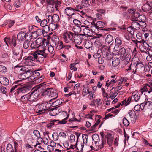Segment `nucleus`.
I'll return each mask as SVG.
<instances>
[{
  "label": "nucleus",
  "mask_w": 152,
  "mask_h": 152,
  "mask_svg": "<svg viewBox=\"0 0 152 152\" xmlns=\"http://www.w3.org/2000/svg\"><path fill=\"white\" fill-rule=\"evenodd\" d=\"M151 65H145L144 66V71L146 72H149L151 70Z\"/></svg>",
  "instance_id": "obj_62"
},
{
  "label": "nucleus",
  "mask_w": 152,
  "mask_h": 152,
  "mask_svg": "<svg viewBox=\"0 0 152 152\" xmlns=\"http://www.w3.org/2000/svg\"><path fill=\"white\" fill-rule=\"evenodd\" d=\"M12 57L14 59L13 61H16L18 59V61L21 60V55L20 53L18 54V53H13Z\"/></svg>",
  "instance_id": "obj_36"
},
{
  "label": "nucleus",
  "mask_w": 152,
  "mask_h": 152,
  "mask_svg": "<svg viewBox=\"0 0 152 152\" xmlns=\"http://www.w3.org/2000/svg\"><path fill=\"white\" fill-rule=\"evenodd\" d=\"M134 64H133L132 65V63H131L130 65L129 66L128 69H126V70L127 71L132 70V73L134 74H135L137 69L134 66Z\"/></svg>",
  "instance_id": "obj_35"
},
{
  "label": "nucleus",
  "mask_w": 152,
  "mask_h": 152,
  "mask_svg": "<svg viewBox=\"0 0 152 152\" xmlns=\"http://www.w3.org/2000/svg\"><path fill=\"white\" fill-rule=\"evenodd\" d=\"M144 106L148 111L152 110V102L150 101H145Z\"/></svg>",
  "instance_id": "obj_23"
},
{
  "label": "nucleus",
  "mask_w": 152,
  "mask_h": 152,
  "mask_svg": "<svg viewBox=\"0 0 152 152\" xmlns=\"http://www.w3.org/2000/svg\"><path fill=\"white\" fill-rule=\"evenodd\" d=\"M22 86L21 88H18L17 89V93H26L29 92L31 89V87L29 86L26 84H23V85H20Z\"/></svg>",
  "instance_id": "obj_9"
},
{
  "label": "nucleus",
  "mask_w": 152,
  "mask_h": 152,
  "mask_svg": "<svg viewBox=\"0 0 152 152\" xmlns=\"http://www.w3.org/2000/svg\"><path fill=\"white\" fill-rule=\"evenodd\" d=\"M20 49V47L19 46H17L15 47H14L12 49V53H18V54L20 53V52L22 51Z\"/></svg>",
  "instance_id": "obj_41"
},
{
  "label": "nucleus",
  "mask_w": 152,
  "mask_h": 152,
  "mask_svg": "<svg viewBox=\"0 0 152 152\" xmlns=\"http://www.w3.org/2000/svg\"><path fill=\"white\" fill-rule=\"evenodd\" d=\"M40 144V143H36L35 145H34V141L32 139H31V144H29V143H26L25 145V146L26 149L30 150H32L33 149V146L36 147L39 144Z\"/></svg>",
  "instance_id": "obj_20"
},
{
  "label": "nucleus",
  "mask_w": 152,
  "mask_h": 152,
  "mask_svg": "<svg viewBox=\"0 0 152 152\" xmlns=\"http://www.w3.org/2000/svg\"><path fill=\"white\" fill-rule=\"evenodd\" d=\"M146 19V17L144 15H140V14H139V16L138 18V21H139V22L141 21H145Z\"/></svg>",
  "instance_id": "obj_55"
},
{
  "label": "nucleus",
  "mask_w": 152,
  "mask_h": 152,
  "mask_svg": "<svg viewBox=\"0 0 152 152\" xmlns=\"http://www.w3.org/2000/svg\"><path fill=\"white\" fill-rule=\"evenodd\" d=\"M30 48L32 49H35L39 48L38 46L37 45L36 43L34 42H33L30 46Z\"/></svg>",
  "instance_id": "obj_64"
},
{
  "label": "nucleus",
  "mask_w": 152,
  "mask_h": 152,
  "mask_svg": "<svg viewBox=\"0 0 152 152\" xmlns=\"http://www.w3.org/2000/svg\"><path fill=\"white\" fill-rule=\"evenodd\" d=\"M144 92H147L148 93L152 92V85L145 84L143 87L141 89L140 91L142 94Z\"/></svg>",
  "instance_id": "obj_14"
},
{
  "label": "nucleus",
  "mask_w": 152,
  "mask_h": 152,
  "mask_svg": "<svg viewBox=\"0 0 152 152\" xmlns=\"http://www.w3.org/2000/svg\"><path fill=\"white\" fill-rule=\"evenodd\" d=\"M0 83L3 85L7 86L9 84V80L7 78L4 76H0Z\"/></svg>",
  "instance_id": "obj_21"
},
{
  "label": "nucleus",
  "mask_w": 152,
  "mask_h": 152,
  "mask_svg": "<svg viewBox=\"0 0 152 152\" xmlns=\"http://www.w3.org/2000/svg\"><path fill=\"white\" fill-rule=\"evenodd\" d=\"M113 40V37L110 34H108L106 37L105 39V43L109 44L111 43Z\"/></svg>",
  "instance_id": "obj_33"
},
{
  "label": "nucleus",
  "mask_w": 152,
  "mask_h": 152,
  "mask_svg": "<svg viewBox=\"0 0 152 152\" xmlns=\"http://www.w3.org/2000/svg\"><path fill=\"white\" fill-rule=\"evenodd\" d=\"M96 26L99 28V30H104L106 31H110L112 30H116V28H104V27L107 25V23L106 22H102L101 21H99L96 23Z\"/></svg>",
  "instance_id": "obj_8"
},
{
  "label": "nucleus",
  "mask_w": 152,
  "mask_h": 152,
  "mask_svg": "<svg viewBox=\"0 0 152 152\" xmlns=\"http://www.w3.org/2000/svg\"><path fill=\"white\" fill-rule=\"evenodd\" d=\"M120 61L119 59L117 58H114L112 62V65L113 67L117 66L119 64Z\"/></svg>",
  "instance_id": "obj_42"
},
{
  "label": "nucleus",
  "mask_w": 152,
  "mask_h": 152,
  "mask_svg": "<svg viewBox=\"0 0 152 152\" xmlns=\"http://www.w3.org/2000/svg\"><path fill=\"white\" fill-rule=\"evenodd\" d=\"M129 114L131 118L132 123H135L137 120V116L135 112L133 110H131L129 111Z\"/></svg>",
  "instance_id": "obj_15"
},
{
  "label": "nucleus",
  "mask_w": 152,
  "mask_h": 152,
  "mask_svg": "<svg viewBox=\"0 0 152 152\" xmlns=\"http://www.w3.org/2000/svg\"><path fill=\"white\" fill-rule=\"evenodd\" d=\"M43 39L41 38H38L35 42L36 43L37 45L38 46V47H42V46H41L40 44L42 42H43Z\"/></svg>",
  "instance_id": "obj_51"
},
{
  "label": "nucleus",
  "mask_w": 152,
  "mask_h": 152,
  "mask_svg": "<svg viewBox=\"0 0 152 152\" xmlns=\"http://www.w3.org/2000/svg\"><path fill=\"white\" fill-rule=\"evenodd\" d=\"M64 12V13L67 15H73L74 14V12H75L74 8H73L71 7H66Z\"/></svg>",
  "instance_id": "obj_18"
},
{
  "label": "nucleus",
  "mask_w": 152,
  "mask_h": 152,
  "mask_svg": "<svg viewBox=\"0 0 152 152\" xmlns=\"http://www.w3.org/2000/svg\"><path fill=\"white\" fill-rule=\"evenodd\" d=\"M51 104L48 102H44L40 104H38L36 105L34 110L37 113H39V114H42L50 109Z\"/></svg>",
  "instance_id": "obj_3"
},
{
  "label": "nucleus",
  "mask_w": 152,
  "mask_h": 152,
  "mask_svg": "<svg viewBox=\"0 0 152 152\" xmlns=\"http://www.w3.org/2000/svg\"><path fill=\"white\" fill-rule=\"evenodd\" d=\"M131 16L130 20L132 21H138V18L139 13L136 12V10L134 8H131L128 10Z\"/></svg>",
  "instance_id": "obj_7"
},
{
  "label": "nucleus",
  "mask_w": 152,
  "mask_h": 152,
  "mask_svg": "<svg viewBox=\"0 0 152 152\" xmlns=\"http://www.w3.org/2000/svg\"><path fill=\"white\" fill-rule=\"evenodd\" d=\"M77 142L76 143V144L75 148H76L77 150H78V151H81L82 152L83 151V148L84 145V144L83 143H81V145L78 146V147L77 146Z\"/></svg>",
  "instance_id": "obj_52"
},
{
  "label": "nucleus",
  "mask_w": 152,
  "mask_h": 152,
  "mask_svg": "<svg viewBox=\"0 0 152 152\" xmlns=\"http://www.w3.org/2000/svg\"><path fill=\"white\" fill-rule=\"evenodd\" d=\"M32 35L31 34H26L25 37V41L30 42L32 39Z\"/></svg>",
  "instance_id": "obj_47"
},
{
  "label": "nucleus",
  "mask_w": 152,
  "mask_h": 152,
  "mask_svg": "<svg viewBox=\"0 0 152 152\" xmlns=\"http://www.w3.org/2000/svg\"><path fill=\"white\" fill-rule=\"evenodd\" d=\"M72 30L74 32V34L79 35V33H80L81 30V27L78 26H73Z\"/></svg>",
  "instance_id": "obj_28"
},
{
  "label": "nucleus",
  "mask_w": 152,
  "mask_h": 152,
  "mask_svg": "<svg viewBox=\"0 0 152 152\" xmlns=\"http://www.w3.org/2000/svg\"><path fill=\"white\" fill-rule=\"evenodd\" d=\"M42 96H46V95H47L49 97L52 98L51 100L54 99L58 97L57 93L55 92L52 88H49L45 85L42 84ZM50 101H51V100Z\"/></svg>",
  "instance_id": "obj_1"
},
{
  "label": "nucleus",
  "mask_w": 152,
  "mask_h": 152,
  "mask_svg": "<svg viewBox=\"0 0 152 152\" xmlns=\"http://www.w3.org/2000/svg\"><path fill=\"white\" fill-rule=\"evenodd\" d=\"M54 41H55V44L57 45L59 47V48L60 49L64 48L65 44H64L62 41H60L58 37L56 36Z\"/></svg>",
  "instance_id": "obj_19"
},
{
  "label": "nucleus",
  "mask_w": 152,
  "mask_h": 152,
  "mask_svg": "<svg viewBox=\"0 0 152 152\" xmlns=\"http://www.w3.org/2000/svg\"><path fill=\"white\" fill-rule=\"evenodd\" d=\"M29 96V95L28 94L23 95L21 98V101L24 102L28 100Z\"/></svg>",
  "instance_id": "obj_50"
},
{
  "label": "nucleus",
  "mask_w": 152,
  "mask_h": 152,
  "mask_svg": "<svg viewBox=\"0 0 152 152\" xmlns=\"http://www.w3.org/2000/svg\"><path fill=\"white\" fill-rule=\"evenodd\" d=\"M40 26L42 27H47L48 26L47 25L48 22L46 19H43L41 22H40Z\"/></svg>",
  "instance_id": "obj_53"
},
{
  "label": "nucleus",
  "mask_w": 152,
  "mask_h": 152,
  "mask_svg": "<svg viewBox=\"0 0 152 152\" xmlns=\"http://www.w3.org/2000/svg\"><path fill=\"white\" fill-rule=\"evenodd\" d=\"M31 56H29L28 57L25 58V60L28 61L29 62H31V61H36L38 58V53L36 52L32 53L31 54Z\"/></svg>",
  "instance_id": "obj_13"
},
{
  "label": "nucleus",
  "mask_w": 152,
  "mask_h": 152,
  "mask_svg": "<svg viewBox=\"0 0 152 152\" xmlns=\"http://www.w3.org/2000/svg\"><path fill=\"white\" fill-rule=\"evenodd\" d=\"M84 45L85 47L87 49H89L90 48H92V43L90 40H86L84 41Z\"/></svg>",
  "instance_id": "obj_32"
},
{
  "label": "nucleus",
  "mask_w": 152,
  "mask_h": 152,
  "mask_svg": "<svg viewBox=\"0 0 152 152\" xmlns=\"http://www.w3.org/2000/svg\"><path fill=\"white\" fill-rule=\"evenodd\" d=\"M7 38V39L9 41V43L11 46L12 45L13 46L15 47L16 46V37L15 35H13L12 36L11 39L10 37H5Z\"/></svg>",
  "instance_id": "obj_16"
},
{
  "label": "nucleus",
  "mask_w": 152,
  "mask_h": 152,
  "mask_svg": "<svg viewBox=\"0 0 152 152\" xmlns=\"http://www.w3.org/2000/svg\"><path fill=\"white\" fill-rule=\"evenodd\" d=\"M26 33L21 31L19 32L17 35V39L19 41H23L25 37Z\"/></svg>",
  "instance_id": "obj_27"
},
{
  "label": "nucleus",
  "mask_w": 152,
  "mask_h": 152,
  "mask_svg": "<svg viewBox=\"0 0 152 152\" xmlns=\"http://www.w3.org/2000/svg\"><path fill=\"white\" fill-rule=\"evenodd\" d=\"M152 5L151 6L150 4H149L148 2L144 4L142 7V10L144 12H147L150 10L152 9Z\"/></svg>",
  "instance_id": "obj_24"
},
{
  "label": "nucleus",
  "mask_w": 152,
  "mask_h": 152,
  "mask_svg": "<svg viewBox=\"0 0 152 152\" xmlns=\"http://www.w3.org/2000/svg\"><path fill=\"white\" fill-rule=\"evenodd\" d=\"M82 137L83 142V143L86 145L87 143L88 136L87 134H84L82 135Z\"/></svg>",
  "instance_id": "obj_45"
},
{
  "label": "nucleus",
  "mask_w": 152,
  "mask_h": 152,
  "mask_svg": "<svg viewBox=\"0 0 152 152\" xmlns=\"http://www.w3.org/2000/svg\"><path fill=\"white\" fill-rule=\"evenodd\" d=\"M42 84H41L39 85L36 89L34 90L30 95H29L28 101L32 102L37 100L39 95L41 94L42 95Z\"/></svg>",
  "instance_id": "obj_2"
},
{
  "label": "nucleus",
  "mask_w": 152,
  "mask_h": 152,
  "mask_svg": "<svg viewBox=\"0 0 152 152\" xmlns=\"http://www.w3.org/2000/svg\"><path fill=\"white\" fill-rule=\"evenodd\" d=\"M132 51L130 48H122L119 50V53L121 55L124 56L126 53H131Z\"/></svg>",
  "instance_id": "obj_17"
},
{
  "label": "nucleus",
  "mask_w": 152,
  "mask_h": 152,
  "mask_svg": "<svg viewBox=\"0 0 152 152\" xmlns=\"http://www.w3.org/2000/svg\"><path fill=\"white\" fill-rule=\"evenodd\" d=\"M49 110V114L52 116H55L59 113L58 108L57 107L53 108Z\"/></svg>",
  "instance_id": "obj_25"
},
{
  "label": "nucleus",
  "mask_w": 152,
  "mask_h": 152,
  "mask_svg": "<svg viewBox=\"0 0 152 152\" xmlns=\"http://www.w3.org/2000/svg\"><path fill=\"white\" fill-rule=\"evenodd\" d=\"M30 71V70H28L26 72L20 73L18 75V77L19 79L21 80H21V81L22 80L26 79H28V80H31L34 79V77L31 75Z\"/></svg>",
  "instance_id": "obj_6"
},
{
  "label": "nucleus",
  "mask_w": 152,
  "mask_h": 152,
  "mask_svg": "<svg viewBox=\"0 0 152 152\" xmlns=\"http://www.w3.org/2000/svg\"><path fill=\"white\" fill-rule=\"evenodd\" d=\"M62 103V99H58L54 102L53 104H55L56 106H58L61 104Z\"/></svg>",
  "instance_id": "obj_63"
},
{
  "label": "nucleus",
  "mask_w": 152,
  "mask_h": 152,
  "mask_svg": "<svg viewBox=\"0 0 152 152\" xmlns=\"http://www.w3.org/2000/svg\"><path fill=\"white\" fill-rule=\"evenodd\" d=\"M131 53H126V54L125 56L124 62H125V65L127 64L130 60L131 58Z\"/></svg>",
  "instance_id": "obj_37"
},
{
  "label": "nucleus",
  "mask_w": 152,
  "mask_h": 152,
  "mask_svg": "<svg viewBox=\"0 0 152 152\" xmlns=\"http://www.w3.org/2000/svg\"><path fill=\"white\" fill-rule=\"evenodd\" d=\"M50 23L49 26H47V28L48 29H50V28L52 31H53L57 28V24L56 23V24L53 23Z\"/></svg>",
  "instance_id": "obj_44"
},
{
  "label": "nucleus",
  "mask_w": 152,
  "mask_h": 152,
  "mask_svg": "<svg viewBox=\"0 0 152 152\" xmlns=\"http://www.w3.org/2000/svg\"><path fill=\"white\" fill-rule=\"evenodd\" d=\"M90 1L87 0H83L82 2V4L85 7H88L90 5Z\"/></svg>",
  "instance_id": "obj_59"
},
{
  "label": "nucleus",
  "mask_w": 152,
  "mask_h": 152,
  "mask_svg": "<svg viewBox=\"0 0 152 152\" xmlns=\"http://www.w3.org/2000/svg\"><path fill=\"white\" fill-rule=\"evenodd\" d=\"M127 31L130 33L132 36L134 35V33L135 30L134 28L132 27V26H129L127 28Z\"/></svg>",
  "instance_id": "obj_54"
},
{
  "label": "nucleus",
  "mask_w": 152,
  "mask_h": 152,
  "mask_svg": "<svg viewBox=\"0 0 152 152\" xmlns=\"http://www.w3.org/2000/svg\"><path fill=\"white\" fill-rule=\"evenodd\" d=\"M21 80H17V81H15L14 83L15 84H16L17 85L12 87L10 89V92L11 93L13 92H14V90L15 88H17V87L18 86H20L21 85Z\"/></svg>",
  "instance_id": "obj_29"
},
{
  "label": "nucleus",
  "mask_w": 152,
  "mask_h": 152,
  "mask_svg": "<svg viewBox=\"0 0 152 152\" xmlns=\"http://www.w3.org/2000/svg\"><path fill=\"white\" fill-rule=\"evenodd\" d=\"M107 140L109 145H111L113 141V138L111 134H109L107 135Z\"/></svg>",
  "instance_id": "obj_34"
},
{
  "label": "nucleus",
  "mask_w": 152,
  "mask_h": 152,
  "mask_svg": "<svg viewBox=\"0 0 152 152\" xmlns=\"http://www.w3.org/2000/svg\"><path fill=\"white\" fill-rule=\"evenodd\" d=\"M136 64H134V66L137 69H140L144 66L143 63L142 62H136Z\"/></svg>",
  "instance_id": "obj_39"
},
{
  "label": "nucleus",
  "mask_w": 152,
  "mask_h": 152,
  "mask_svg": "<svg viewBox=\"0 0 152 152\" xmlns=\"http://www.w3.org/2000/svg\"><path fill=\"white\" fill-rule=\"evenodd\" d=\"M69 123L70 125V128H77L78 126H76L77 125V121H80V120H78L77 119L75 118L74 117L72 118L69 119Z\"/></svg>",
  "instance_id": "obj_11"
},
{
  "label": "nucleus",
  "mask_w": 152,
  "mask_h": 152,
  "mask_svg": "<svg viewBox=\"0 0 152 152\" xmlns=\"http://www.w3.org/2000/svg\"><path fill=\"white\" fill-rule=\"evenodd\" d=\"M132 94L134 96V100L135 101H137L140 99V96L138 93H133Z\"/></svg>",
  "instance_id": "obj_49"
},
{
  "label": "nucleus",
  "mask_w": 152,
  "mask_h": 152,
  "mask_svg": "<svg viewBox=\"0 0 152 152\" xmlns=\"http://www.w3.org/2000/svg\"><path fill=\"white\" fill-rule=\"evenodd\" d=\"M53 22L55 23H58L60 19L58 15L57 14H55L53 15Z\"/></svg>",
  "instance_id": "obj_43"
},
{
  "label": "nucleus",
  "mask_w": 152,
  "mask_h": 152,
  "mask_svg": "<svg viewBox=\"0 0 152 152\" xmlns=\"http://www.w3.org/2000/svg\"><path fill=\"white\" fill-rule=\"evenodd\" d=\"M47 1L50 3L47 6V10L49 12H52L55 10V8L58 7L61 4V2L57 0H47Z\"/></svg>",
  "instance_id": "obj_4"
},
{
  "label": "nucleus",
  "mask_w": 152,
  "mask_h": 152,
  "mask_svg": "<svg viewBox=\"0 0 152 152\" xmlns=\"http://www.w3.org/2000/svg\"><path fill=\"white\" fill-rule=\"evenodd\" d=\"M102 139V143L98 146L99 149H102L104 146V145L106 143V141L105 140V135L103 133H101Z\"/></svg>",
  "instance_id": "obj_22"
},
{
  "label": "nucleus",
  "mask_w": 152,
  "mask_h": 152,
  "mask_svg": "<svg viewBox=\"0 0 152 152\" xmlns=\"http://www.w3.org/2000/svg\"><path fill=\"white\" fill-rule=\"evenodd\" d=\"M123 121V124L125 126H127L129 125V122L126 117L124 118Z\"/></svg>",
  "instance_id": "obj_58"
},
{
  "label": "nucleus",
  "mask_w": 152,
  "mask_h": 152,
  "mask_svg": "<svg viewBox=\"0 0 152 152\" xmlns=\"http://www.w3.org/2000/svg\"><path fill=\"white\" fill-rule=\"evenodd\" d=\"M92 138L93 141L95 142L96 144L99 141V136L96 134H93L92 135Z\"/></svg>",
  "instance_id": "obj_40"
},
{
  "label": "nucleus",
  "mask_w": 152,
  "mask_h": 152,
  "mask_svg": "<svg viewBox=\"0 0 152 152\" xmlns=\"http://www.w3.org/2000/svg\"><path fill=\"white\" fill-rule=\"evenodd\" d=\"M94 23V24L91 26V30H92V32H94L96 33H98L99 32V28H98V27H97L96 26V24L94 23Z\"/></svg>",
  "instance_id": "obj_38"
},
{
  "label": "nucleus",
  "mask_w": 152,
  "mask_h": 152,
  "mask_svg": "<svg viewBox=\"0 0 152 152\" xmlns=\"http://www.w3.org/2000/svg\"><path fill=\"white\" fill-rule=\"evenodd\" d=\"M74 33L71 32H64L63 34L62 38L66 43H69L73 42Z\"/></svg>",
  "instance_id": "obj_5"
},
{
  "label": "nucleus",
  "mask_w": 152,
  "mask_h": 152,
  "mask_svg": "<svg viewBox=\"0 0 152 152\" xmlns=\"http://www.w3.org/2000/svg\"><path fill=\"white\" fill-rule=\"evenodd\" d=\"M81 27L83 28V32L84 34H83V37L85 38L86 35L91 36L92 34V30H91L88 26L85 25H82Z\"/></svg>",
  "instance_id": "obj_12"
},
{
  "label": "nucleus",
  "mask_w": 152,
  "mask_h": 152,
  "mask_svg": "<svg viewBox=\"0 0 152 152\" xmlns=\"http://www.w3.org/2000/svg\"><path fill=\"white\" fill-rule=\"evenodd\" d=\"M2 50L6 53L9 52V47L8 44L7 45H3L2 47Z\"/></svg>",
  "instance_id": "obj_57"
},
{
  "label": "nucleus",
  "mask_w": 152,
  "mask_h": 152,
  "mask_svg": "<svg viewBox=\"0 0 152 152\" xmlns=\"http://www.w3.org/2000/svg\"><path fill=\"white\" fill-rule=\"evenodd\" d=\"M29 45V42L25 41L23 45V49L22 50V51H25V50L27 49L28 48Z\"/></svg>",
  "instance_id": "obj_48"
},
{
  "label": "nucleus",
  "mask_w": 152,
  "mask_h": 152,
  "mask_svg": "<svg viewBox=\"0 0 152 152\" xmlns=\"http://www.w3.org/2000/svg\"><path fill=\"white\" fill-rule=\"evenodd\" d=\"M137 21H132L133 22L132 23L131 25L132 26V27L135 30H139L140 28V23H139Z\"/></svg>",
  "instance_id": "obj_26"
},
{
  "label": "nucleus",
  "mask_w": 152,
  "mask_h": 152,
  "mask_svg": "<svg viewBox=\"0 0 152 152\" xmlns=\"http://www.w3.org/2000/svg\"><path fill=\"white\" fill-rule=\"evenodd\" d=\"M115 47H118V48L121 47V45L122 44V41L119 37H116L115 40Z\"/></svg>",
  "instance_id": "obj_31"
},
{
  "label": "nucleus",
  "mask_w": 152,
  "mask_h": 152,
  "mask_svg": "<svg viewBox=\"0 0 152 152\" xmlns=\"http://www.w3.org/2000/svg\"><path fill=\"white\" fill-rule=\"evenodd\" d=\"M94 45L97 47L99 48L102 45V43L100 42V40L98 39L95 41Z\"/></svg>",
  "instance_id": "obj_61"
},
{
  "label": "nucleus",
  "mask_w": 152,
  "mask_h": 152,
  "mask_svg": "<svg viewBox=\"0 0 152 152\" xmlns=\"http://www.w3.org/2000/svg\"><path fill=\"white\" fill-rule=\"evenodd\" d=\"M33 134L35 136L37 137V139H39L40 137V134L39 132L37 130H35L33 131Z\"/></svg>",
  "instance_id": "obj_60"
},
{
  "label": "nucleus",
  "mask_w": 152,
  "mask_h": 152,
  "mask_svg": "<svg viewBox=\"0 0 152 152\" xmlns=\"http://www.w3.org/2000/svg\"><path fill=\"white\" fill-rule=\"evenodd\" d=\"M43 30L41 29H39L37 27L35 30L32 31V34L36 33V37L38 36L39 35H42L43 33Z\"/></svg>",
  "instance_id": "obj_30"
},
{
  "label": "nucleus",
  "mask_w": 152,
  "mask_h": 152,
  "mask_svg": "<svg viewBox=\"0 0 152 152\" xmlns=\"http://www.w3.org/2000/svg\"><path fill=\"white\" fill-rule=\"evenodd\" d=\"M59 120H54L51 121L50 123L48 124L47 125L46 127L47 128H51L53 125H54V122L56 121H58Z\"/></svg>",
  "instance_id": "obj_56"
},
{
  "label": "nucleus",
  "mask_w": 152,
  "mask_h": 152,
  "mask_svg": "<svg viewBox=\"0 0 152 152\" xmlns=\"http://www.w3.org/2000/svg\"><path fill=\"white\" fill-rule=\"evenodd\" d=\"M7 152H14L13 148L10 144H8L7 146Z\"/></svg>",
  "instance_id": "obj_46"
},
{
  "label": "nucleus",
  "mask_w": 152,
  "mask_h": 152,
  "mask_svg": "<svg viewBox=\"0 0 152 152\" xmlns=\"http://www.w3.org/2000/svg\"><path fill=\"white\" fill-rule=\"evenodd\" d=\"M84 35L83 34H79V35L74 34L73 37V42H75L76 44L80 45L82 42V40L84 39L83 36Z\"/></svg>",
  "instance_id": "obj_10"
}]
</instances>
